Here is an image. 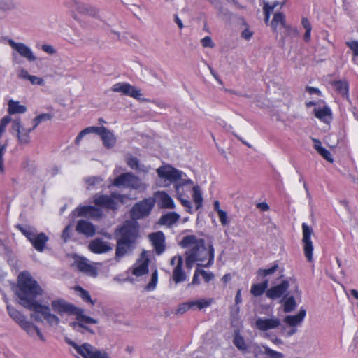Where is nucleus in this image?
Instances as JSON below:
<instances>
[{"mask_svg": "<svg viewBox=\"0 0 358 358\" xmlns=\"http://www.w3.org/2000/svg\"><path fill=\"white\" fill-rule=\"evenodd\" d=\"M156 203L155 198L149 197L135 203L130 210L132 220H127L115 231L117 243L115 259L117 262L131 254L139 237V225L136 220L148 217Z\"/></svg>", "mask_w": 358, "mask_h": 358, "instance_id": "f257e3e1", "label": "nucleus"}, {"mask_svg": "<svg viewBox=\"0 0 358 358\" xmlns=\"http://www.w3.org/2000/svg\"><path fill=\"white\" fill-rule=\"evenodd\" d=\"M179 245L182 248H189L185 252L187 269H191L195 262H202L207 259L208 261L206 264L197 263V266L208 268L213 264L214 248L212 244L206 247L204 239L197 238L194 235H187L182 238Z\"/></svg>", "mask_w": 358, "mask_h": 358, "instance_id": "f03ea898", "label": "nucleus"}, {"mask_svg": "<svg viewBox=\"0 0 358 358\" xmlns=\"http://www.w3.org/2000/svg\"><path fill=\"white\" fill-rule=\"evenodd\" d=\"M17 282L15 294L19 304L25 308H34L36 302L38 301L36 298L43 295V289L27 271L18 275Z\"/></svg>", "mask_w": 358, "mask_h": 358, "instance_id": "7ed1b4c3", "label": "nucleus"}, {"mask_svg": "<svg viewBox=\"0 0 358 358\" xmlns=\"http://www.w3.org/2000/svg\"><path fill=\"white\" fill-rule=\"evenodd\" d=\"M157 173L159 178L166 179L171 182L179 181L178 183L175 185L176 191L178 194H180V189L182 187L193 184V181L190 179H182V176H185V173L173 168L171 165H165L159 167L157 169Z\"/></svg>", "mask_w": 358, "mask_h": 358, "instance_id": "20e7f679", "label": "nucleus"}, {"mask_svg": "<svg viewBox=\"0 0 358 358\" xmlns=\"http://www.w3.org/2000/svg\"><path fill=\"white\" fill-rule=\"evenodd\" d=\"M16 227L31 242L33 247L38 252L45 250V245L49 240L48 236L43 232L37 233L34 227L17 224Z\"/></svg>", "mask_w": 358, "mask_h": 358, "instance_id": "39448f33", "label": "nucleus"}, {"mask_svg": "<svg viewBox=\"0 0 358 358\" xmlns=\"http://www.w3.org/2000/svg\"><path fill=\"white\" fill-rule=\"evenodd\" d=\"M7 42L12 48L13 52H12L13 62L19 63L17 61V55L19 54L23 58H25L29 62H34L36 60V57L34 55L31 49L23 43H17L13 39L8 38Z\"/></svg>", "mask_w": 358, "mask_h": 358, "instance_id": "423d86ee", "label": "nucleus"}, {"mask_svg": "<svg viewBox=\"0 0 358 358\" xmlns=\"http://www.w3.org/2000/svg\"><path fill=\"white\" fill-rule=\"evenodd\" d=\"M141 181L133 173L128 172L117 176L113 182V185L117 187H128L134 189L140 188Z\"/></svg>", "mask_w": 358, "mask_h": 358, "instance_id": "0eeeda50", "label": "nucleus"}, {"mask_svg": "<svg viewBox=\"0 0 358 358\" xmlns=\"http://www.w3.org/2000/svg\"><path fill=\"white\" fill-rule=\"evenodd\" d=\"M32 131L30 128L27 129L24 127L20 118L15 119L12 122L10 132L16 133L17 142L21 145H26L30 143L31 136L30 133Z\"/></svg>", "mask_w": 358, "mask_h": 358, "instance_id": "6e6552de", "label": "nucleus"}, {"mask_svg": "<svg viewBox=\"0 0 358 358\" xmlns=\"http://www.w3.org/2000/svg\"><path fill=\"white\" fill-rule=\"evenodd\" d=\"M111 90L115 92H120L122 94L129 96L141 101H150L148 99H141V91L127 83H117L113 85Z\"/></svg>", "mask_w": 358, "mask_h": 358, "instance_id": "1a4fd4ad", "label": "nucleus"}, {"mask_svg": "<svg viewBox=\"0 0 358 358\" xmlns=\"http://www.w3.org/2000/svg\"><path fill=\"white\" fill-rule=\"evenodd\" d=\"M51 307L52 310L57 313L59 315L67 314L69 315H74L78 310V307H76L72 303H69L62 299L54 300L51 302Z\"/></svg>", "mask_w": 358, "mask_h": 358, "instance_id": "9d476101", "label": "nucleus"}, {"mask_svg": "<svg viewBox=\"0 0 358 358\" xmlns=\"http://www.w3.org/2000/svg\"><path fill=\"white\" fill-rule=\"evenodd\" d=\"M303 230V250L306 257L308 262H311L313 259V245L310 239L311 235L313 234V230L306 223L302 224Z\"/></svg>", "mask_w": 358, "mask_h": 358, "instance_id": "9b49d317", "label": "nucleus"}, {"mask_svg": "<svg viewBox=\"0 0 358 358\" xmlns=\"http://www.w3.org/2000/svg\"><path fill=\"white\" fill-rule=\"evenodd\" d=\"M289 287V281L283 280L280 284L268 289L266 292V296L272 300H275L282 296V300H284L288 295L287 290Z\"/></svg>", "mask_w": 358, "mask_h": 358, "instance_id": "f8f14e48", "label": "nucleus"}, {"mask_svg": "<svg viewBox=\"0 0 358 358\" xmlns=\"http://www.w3.org/2000/svg\"><path fill=\"white\" fill-rule=\"evenodd\" d=\"M64 340L67 344L72 346L76 352L83 358H92V356L98 350L96 348L88 343H84L82 345H78L67 337H66Z\"/></svg>", "mask_w": 358, "mask_h": 358, "instance_id": "ddd939ff", "label": "nucleus"}, {"mask_svg": "<svg viewBox=\"0 0 358 358\" xmlns=\"http://www.w3.org/2000/svg\"><path fill=\"white\" fill-rule=\"evenodd\" d=\"M77 312L76 314H74V315L76 316L77 321L70 323V326L76 331L83 334V331L80 330V327H84V325L86 324L98 323L96 319L84 315V310L83 308H78Z\"/></svg>", "mask_w": 358, "mask_h": 358, "instance_id": "4468645a", "label": "nucleus"}, {"mask_svg": "<svg viewBox=\"0 0 358 358\" xmlns=\"http://www.w3.org/2000/svg\"><path fill=\"white\" fill-rule=\"evenodd\" d=\"M9 316L26 332L30 331L31 322L26 320L25 315L21 313L19 310L15 309L11 305L6 306Z\"/></svg>", "mask_w": 358, "mask_h": 358, "instance_id": "2eb2a0df", "label": "nucleus"}, {"mask_svg": "<svg viewBox=\"0 0 358 358\" xmlns=\"http://www.w3.org/2000/svg\"><path fill=\"white\" fill-rule=\"evenodd\" d=\"M149 239L152 242V244L155 250V252L157 255L162 254L165 249V236L161 231L151 233L149 234Z\"/></svg>", "mask_w": 358, "mask_h": 358, "instance_id": "dca6fc26", "label": "nucleus"}, {"mask_svg": "<svg viewBox=\"0 0 358 358\" xmlns=\"http://www.w3.org/2000/svg\"><path fill=\"white\" fill-rule=\"evenodd\" d=\"M75 264L79 271L84 274L94 278L97 276L98 272L96 268L89 264L86 258L78 257L75 260Z\"/></svg>", "mask_w": 358, "mask_h": 358, "instance_id": "f3484780", "label": "nucleus"}, {"mask_svg": "<svg viewBox=\"0 0 358 358\" xmlns=\"http://www.w3.org/2000/svg\"><path fill=\"white\" fill-rule=\"evenodd\" d=\"M90 250L96 254H102L112 250L110 243L104 241L102 238H96L92 240L88 246Z\"/></svg>", "mask_w": 358, "mask_h": 358, "instance_id": "a211bd4d", "label": "nucleus"}, {"mask_svg": "<svg viewBox=\"0 0 358 358\" xmlns=\"http://www.w3.org/2000/svg\"><path fill=\"white\" fill-rule=\"evenodd\" d=\"M280 320L277 317L272 318H261L259 317L255 321L256 327L261 331H267L275 329L280 326Z\"/></svg>", "mask_w": 358, "mask_h": 358, "instance_id": "6ab92c4d", "label": "nucleus"}, {"mask_svg": "<svg viewBox=\"0 0 358 358\" xmlns=\"http://www.w3.org/2000/svg\"><path fill=\"white\" fill-rule=\"evenodd\" d=\"M155 199L160 208H175V204L171 197L165 192H157L155 194Z\"/></svg>", "mask_w": 358, "mask_h": 358, "instance_id": "aec40b11", "label": "nucleus"}, {"mask_svg": "<svg viewBox=\"0 0 358 358\" xmlns=\"http://www.w3.org/2000/svg\"><path fill=\"white\" fill-rule=\"evenodd\" d=\"M94 203L97 206L104 207L108 209L117 210L118 203L108 195H95Z\"/></svg>", "mask_w": 358, "mask_h": 358, "instance_id": "412c9836", "label": "nucleus"}, {"mask_svg": "<svg viewBox=\"0 0 358 358\" xmlns=\"http://www.w3.org/2000/svg\"><path fill=\"white\" fill-rule=\"evenodd\" d=\"M76 230L87 237H93L96 234L94 225L84 220H80L78 222Z\"/></svg>", "mask_w": 358, "mask_h": 358, "instance_id": "4be33fe9", "label": "nucleus"}, {"mask_svg": "<svg viewBox=\"0 0 358 358\" xmlns=\"http://www.w3.org/2000/svg\"><path fill=\"white\" fill-rule=\"evenodd\" d=\"M99 135L103 141V144L106 148H113L116 143V138L113 133L105 127H100Z\"/></svg>", "mask_w": 358, "mask_h": 358, "instance_id": "5701e85b", "label": "nucleus"}, {"mask_svg": "<svg viewBox=\"0 0 358 358\" xmlns=\"http://www.w3.org/2000/svg\"><path fill=\"white\" fill-rule=\"evenodd\" d=\"M66 3L70 4L72 7L77 9V10L84 15L89 16L96 17L97 11L96 9L90 6L80 3L76 0H69Z\"/></svg>", "mask_w": 358, "mask_h": 358, "instance_id": "b1692460", "label": "nucleus"}, {"mask_svg": "<svg viewBox=\"0 0 358 358\" xmlns=\"http://www.w3.org/2000/svg\"><path fill=\"white\" fill-rule=\"evenodd\" d=\"M209 306V303L207 301L203 300V301H189L187 303H183L180 305H179L178 309L176 310V314H183L187 310L190 309L191 308H193L194 306H197L199 309H202L205 307H207Z\"/></svg>", "mask_w": 358, "mask_h": 358, "instance_id": "393cba45", "label": "nucleus"}, {"mask_svg": "<svg viewBox=\"0 0 358 358\" xmlns=\"http://www.w3.org/2000/svg\"><path fill=\"white\" fill-rule=\"evenodd\" d=\"M306 315V309L301 308L299 312L296 315H287L284 318V322L289 325L290 327H295L296 326L300 324Z\"/></svg>", "mask_w": 358, "mask_h": 358, "instance_id": "a878e982", "label": "nucleus"}, {"mask_svg": "<svg viewBox=\"0 0 358 358\" xmlns=\"http://www.w3.org/2000/svg\"><path fill=\"white\" fill-rule=\"evenodd\" d=\"M182 264H183L182 258L179 257L178 263L177 264L176 266L173 269V276H172L173 281L176 284L184 282L187 278V275L182 270Z\"/></svg>", "mask_w": 358, "mask_h": 358, "instance_id": "bb28decb", "label": "nucleus"}, {"mask_svg": "<svg viewBox=\"0 0 358 358\" xmlns=\"http://www.w3.org/2000/svg\"><path fill=\"white\" fill-rule=\"evenodd\" d=\"M48 306L42 305L38 301H36L34 308H27L33 312L30 315L31 318L38 322H43V317L44 318L43 313H45V308Z\"/></svg>", "mask_w": 358, "mask_h": 358, "instance_id": "cd10ccee", "label": "nucleus"}, {"mask_svg": "<svg viewBox=\"0 0 358 358\" xmlns=\"http://www.w3.org/2000/svg\"><path fill=\"white\" fill-rule=\"evenodd\" d=\"M233 344L243 354H246L248 344H246L244 338L241 335L239 330H235L233 335Z\"/></svg>", "mask_w": 358, "mask_h": 358, "instance_id": "c85d7f7f", "label": "nucleus"}, {"mask_svg": "<svg viewBox=\"0 0 358 358\" xmlns=\"http://www.w3.org/2000/svg\"><path fill=\"white\" fill-rule=\"evenodd\" d=\"M180 215L176 212H169L163 215L159 220L158 223L161 225H166L171 227L173 224L178 222Z\"/></svg>", "mask_w": 358, "mask_h": 358, "instance_id": "c756f323", "label": "nucleus"}, {"mask_svg": "<svg viewBox=\"0 0 358 358\" xmlns=\"http://www.w3.org/2000/svg\"><path fill=\"white\" fill-rule=\"evenodd\" d=\"M315 116L320 120L328 123L331 119V111L327 106L323 108H315L313 110Z\"/></svg>", "mask_w": 358, "mask_h": 358, "instance_id": "7c9ffc66", "label": "nucleus"}, {"mask_svg": "<svg viewBox=\"0 0 358 358\" xmlns=\"http://www.w3.org/2000/svg\"><path fill=\"white\" fill-rule=\"evenodd\" d=\"M27 111V107L20 105L17 101L10 99L8 102V113L9 115L23 114Z\"/></svg>", "mask_w": 358, "mask_h": 358, "instance_id": "2f4dec72", "label": "nucleus"}, {"mask_svg": "<svg viewBox=\"0 0 358 358\" xmlns=\"http://www.w3.org/2000/svg\"><path fill=\"white\" fill-rule=\"evenodd\" d=\"M264 346L259 345L257 343L250 342L248 344L247 353H251L254 355L255 358H259L260 356L265 355Z\"/></svg>", "mask_w": 358, "mask_h": 358, "instance_id": "473e14b6", "label": "nucleus"}, {"mask_svg": "<svg viewBox=\"0 0 358 358\" xmlns=\"http://www.w3.org/2000/svg\"><path fill=\"white\" fill-rule=\"evenodd\" d=\"M280 24L284 27H286L285 15L282 13H276L274 14L273 18L271 22V26L273 31H277L278 26Z\"/></svg>", "mask_w": 358, "mask_h": 358, "instance_id": "72a5a7b5", "label": "nucleus"}, {"mask_svg": "<svg viewBox=\"0 0 358 358\" xmlns=\"http://www.w3.org/2000/svg\"><path fill=\"white\" fill-rule=\"evenodd\" d=\"M337 94L349 101V85L345 80H337Z\"/></svg>", "mask_w": 358, "mask_h": 358, "instance_id": "f704fd0d", "label": "nucleus"}, {"mask_svg": "<svg viewBox=\"0 0 358 358\" xmlns=\"http://www.w3.org/2000/svg\"><path fill=\"white\" fill-rule=\"evenodd\" d=\"M284 301L283 310L285 313H291L296 308L297 304L294 296L288 294L284 300H281V301Z\"/></svg>", "mask_w": 358, "mask_h": 358, "instance_id": "c9c22d12", "label": "nucleus"}, {"mask_svg": "<svg viewBox=\"0 0 358 358\" xmlns=\"http://www.w3.org/2000/svg\"><path fill=\"white\" fill-rule=\"evenodd\" d=\"M44 313V319L46 320V322L50 325H58L60 320L59 318L54 315L52 314L50 312V308L49 306H48L46 308H45V313Z\"/></svg>", "mask_w": 358, "mask_h": 358, "instance_id": "e433bc0d", "label": "nucleus"}, {"mask_svg": "<svg viewBox=\"0 0 358 358\" xmlns=\"http://www.w3.org/2000/svg\"><path fill=\"white\" fill-rule=\"evenodd\" d=\"M148 262L149 259H146L139 266L134 268L132 273L136 276H142L148 272Z\"/></svg>", "mask_w": 358, "mask_h": 358, "instance_id": "4c0bfd02", "label": "nucleus"}, {"mask_svg": "<svg viewBox=\"0 0 358 358\" xmlns=\"http://www.w3.org/2000/svg\"><path fill=\"white\" fill-rule=\"evenodd\" d=\"M238 21L241 25L244 27L241 34V37L245 40H250L253 36V32L249 29V26L243 17H240Z\"/></svg>", "mask_w": 358, "mask_h": 358, "instance_id": "58836bf2", "label": "nucleus"}, {"mask_svg": "<svg viewBox=\"0 0 358 358\" xmlns=\"http://www.w3.org/2000/svg\"><path fill=\"white\" fill-rule=\"evenodd\" d=\"M193 200L196 205V209L202 206L203 197L199 186L196 185L193 187Z\"/></svg>", "mask_w": 358, "mask_h": 358, "instance_id": "ea45409f", "label": "nucleus"}, {"mask_svg": "<svg viewBox=\"0 0 358 358\" xmlns=\"http://www.w3.org/2000/svg\"><path fill=\"white\" fill-rule=\"evenodd\" d=\"M75 290L79 292V296L84 301L90 303L91 305H94L95 302L92 299L88 291L83 289L80 286L78 285L75 287Z\"/></svg>", "mask_w": 358, "mask_h": 358, "instance_id": "a19ab883", "label": "nucleus"}, {"mask_svg": "<svg viewBox=\"0 0 358 358\" xmlns=\"http://www.w3.org/2000/svg\"><path fill=\"white\" fill-rule=\"evenodd\" d=\"M90 211H97L96 207L92 206H79L76 209V212L77 213V216L78 217H87L89 215V212Z\"/></svg>", "mask_w": 358, "mask_h": 358, "instance_id": "79ce46f5", "label": "nucleus"}, {"mask_svg": "<svg viewBox=\"0 0 358 358\" xmlns=\"http://www.w3.org/2000/svg\"><path fill=\"white\" fill-rule=\"evenodd\" d=\"M265 355L267 358H284L285 355L280 352H277L275 350H273L268 348V346H264Z\"/></svg>", "mask_w": 358, "mask_h": 358, "instance_id": "37998d69", "label": "nucleus"}, {"mask_svg": "<svg viewBox=\"0 0 358 358\" xmlns=\"http://www.w3.org/2000/svg\"><path fill=\"white\" fill-rule=\"evenodd\" d=\"M157 280H158L157 271L155 270V271L152 273L150 281L147 285L145 289H147L148 291L154 290L156 287Z\"/></svg>", "mask_w": 358, "mask_h": 358, "instance_id": "c03bdc74", "label": "nucleus"}, {"mask_svg": "<svg viewBox=\"0 0 358 358\" xmlns=\"http://www.w3.org/2000/svg\"><path fill=\"white\" fill-rule=\"evenodd\" d=\"M278 268V264H275L271 268L268 269H259L257 271V273L259 275H261L262 277H266L269 275H272L274 273L277 269Z\"/></svg>", "mask_w": 358, "mask_h": 358, "instance_id": "a18cd8bd", "label": "nucleus"}, {"mask_svg": "<svg viewBox=\"0 0 358 358\" xmlns=\"http://www.w3.org/2000/svg\"><path fill=\"white\" fill-rule=\"evenodd\" d=\"M250 292L255 297H258L262 296L265 292V290L262 287L261 285L257 283L252 285Z\"/></svg>", "mask_w": 358, "mask_h": 358, "instance_id": "49530a36", "label": "nucleus"}, {"mask_svg": "<svg viewBox=\"0 0 358 358\" xmlns=\"http://www.w3.org/2000/svg\"><path fill=\"white\" fill-rule=\"evenodd\" d=\"M71 226L70 224L67 225L62 231L61 238L64 243H66L69 241L71 236Z\"/></svg>", "mask_w": 358, "mask_h": 358, "instance_id": "de8ad7c7", "label": "nucleus"}, {"mask_svg": "<svg viewBox=\"0 0 358 358\" xmlns=\"http://www.w3.org/2000/svg\"><path fill=\"white\" fill-rule=\"evenodd\" d=\"M31 328H30V331H29V332H27L29 336H32L36 333L41 341H45L44 336L42 334L41 331L38 328V327L34 325L33 323H31Z\"/></svg>", "mask_w": 358, "mask_h": 358, "instance_id": "09e8293b", "label": "nucleus"}, {"mask_svg": "<svg viewBox=\"0 0 358 358\" xmlns=\"http://www.w3.org/2000/svg\"><path fill=\"white\" fill-rule=\"evenodd\" d=\"M201 275V271H200V269L199 268H196L195 272H194V276H193V278H192V281L191 283H189L187 285V287L192 286V285H198L200 284V280H199V275Z\"/></svg>", "mask_w": 358, "mask_h": 358, "instance_id": "8fccbe9b", "label": "nucleus"}, {"mask_svg": "<svg viewBox=\"0 0 358 358\" xmlns=\"http://www.w3.org/2000/svg\"><path fill=\"white\" fill-rule=\"evenodd\" d=\"M346 45L349 47L353 52L355 56H358V41H352L346 42Z\"/></svg>", "mask_w": 358, "mask_h": 358, "instance_id": "3c124183", "label": "nucleus"}, {"mask_svg": "<svg viewBox=\"0 0 358 358\" xmlns=\"http://www.w3.org/2000/svg\"><path fill=\"white\" fill-rule=\"evenodd\" d=\"M85 181L89 185L94 186L101 183L103 181V179L99 176H93L86 179Z\"/></svg>", "mask_w": 358, "mask_h": 358, "instance_id": "603ef678", "label": "nucleus"}, {"mask_svg": "<svg viewBox=\"0 0 358 358\" xmlns=\"http://www.w3.org/2000/svg\"><path fill=\"white\" fill-rule=\"evenodd\" d=\"M6 149V145H1L0 146V171L3 173L4 171L3 165V155Z\"/></svg>", "mask_w": 358, "mask_h": 358, "instance_id": "864d4df0", "label": "nucleus"}, {"mask_svg": "<svg viewBox=\"0 0 358 358\" xmlns=\"http://www.w3.org/2000/svg\"><path fill=\"white\" fill-rule=\"evenodd\" d=\"M28 80L30 81V83L32 85H40V86H42L44 85L43 79H42L41 78L38 77L36 76L31 75L30 77L29 78Z\"/></svg>", "mask_w": 358, "mask_h": 358, "instance_id": "5fc2aeb1", "label": "nucleus"}, {"mask_svg": "<svg viewBox=\"0 0 358 358\" xmlns=\"http://www.w3.org/2000/svg\"><path fill=\"white\" fill-rule=\"evenodd\" d=\"M127 165L132 169H138L139 162L136 157H131L127 159Z\"/></svg>", "mask_w": 358, "mask_h": 358, "instance_id": "6e6d98bb", "label": "nucleus"}, {"mask_svg": "<svg viewBox=\"0 0 358 358\" xmlns=\"http://www.w3.org/2000/svg\"><path fill=\"white\" fill-rule=\"evenodd\" d=\"M217 214H218V217H219L220 221L222 223V224L224 226L227 225L229 223V221L227 220V212H225L222 210H219Z\"/></svg>", "mask_w": 358, "mask_h": 358, "instance_id": "4d7b16f0", "label": "nucleus"}, {"mask_svg": "<svg viewBox=\"0 0 358 358\" xmlns=\"http://www.w3.org/2000/svg\"><path fill=\"white\" fill-rule=\"evenodd\" d=\"M201 275L203 276L206 282H209L213 280L215 278L214 274L212 272H207L203 269H200Z\"/></svg>", "mask_w": 358, "mask_h": 358, "instance_id": "13d9d810", "label": "nucleus"}, {"mask_svg": "<svg viewBox=\"0 0 358 358\" xmlns=\"http://www.w3.org/2000/svg\"><path fill=\"white\" fill-rule=\"evenodd\" d=\"M319 154L330 163L334 162V158L331 157V153L324 148L319 152Z\"/></svg>", "mask_w": 358, "mask_h": 358, "instance_id": "bf43d9fd", "label": "nucleus"}, {"mask_svg": "<svg viewBox=\"0 0 358 358\" xmlns=\"http://www.w3.org/2000/svg\"><path fill=\"white\" fill-rule=\"evenodd\" d=\"M41 50L49 55H54L57 52L55 48L48 44H43L41 45Z\"/></svg>", "mask_w": 358, "mask_h": 358, "instance_id": "052dcab7", "label": "nucleus"}, {"mask_svg": "<svg viewBox=\"0 0 358 358\" xmlns=\"http://www.w3.org/2000/svg\"><path fill=\"white\" fill-rule=\"evenodd\" d=\"M201 42L204 48H213L215 46V44L210 36H205L203 38L201 39Z\"/></svg>", "mask_w": 358, "mask_h": 358, "instance_id": "680f3d73", "label": "nucleus"}, {"mask_svg": "<svg viewBox=\"0 0 358 358\" xmlns=\"http://www.w3.org/2000/svg\"><path fill=\"white\" fill-rule=\"evenodd\" d=\"M100 127H88L84 129L83 131V133L85 135L91 133H95L96 134H99L100 131Z\"/></svg>", "mask_w": 358, "mask_h": 358, "instance_id": "e2e57ef3", "label": "nucleus"}, {"mask_svg": "<svg viewBox=\"0 0 358 358\" xmlns=\"http://www.w3.org/2000/svg\"><path fill=\"white\" fill-rule=\"evenodd\" d=\"M263 9H264V15H265L264 22L266 24H268V23L269 22L270 15L271 13V11H270L268 9V3H264Z\"/></svg>", "mask_w": 358, "mask_h": 358, "instance_id": "0e129e2a", "label": "nucleus"}, {"mask_svg": "<svg viewBox=\"0 0 358 358\" xmlns=\"http://www.w3.org/2000/svg\"><path fill=\"white\" fill-rule=\"evenodd\" d=\"M17 76L20 79L28 80L31 75L26 69L22 68L19 70Z\"/></svg>", "mask_w": 358, "mask_h": 358, "instance_id": "69168bd1", "label": "nucleus"}, {"mask_svg": "<svg viewBox=\"0 0 358 358\" xmlns=\"http://www.w3.org/2000/svg\"><path fill=\"white\" fill-rule=\"evenodd\" d=\"M37 117H38L37 120L40 121V122H45V121L52 120V115H51L50 113H43V114L38 115Z\"/></svg>", "mask_w": 358, "mask_h": 358, "instance_id": "338daca9", "label": "nucleus"}, {"mask_svg": "<svg viewBox=\"0 0 358 358\" xmlns=\"http://www.w3.org/2000/svg\"><path fill=\"white\" fill-rule=\"evenodd\" d=\"M92 358H109L108 354L106 352H101L97 350L92 356Z\"/></svg>", "mask_w": 358, "mask_h": 358, "instance_id": "774afa93", "label": "nucleus"}]
</instances>
